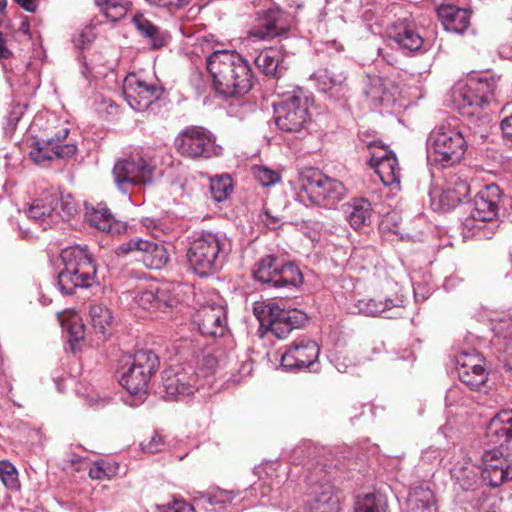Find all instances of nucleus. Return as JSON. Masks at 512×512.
Masks as SVG:
<instances>
[{"label": "nucleus", "instance_id": "obj_1", "mask_svg": "<svg viewBox=\"0 0 512 512\" xmlns=\"http://www.w3.org/2000/svg\"><path fill=\"white\" fill-rule=\"evenodd\" d=\"M486 439L494 445L482 455V478L491 487H498L512 480V409H502L489 421Z\"/></svg>", "mask_w": 512, "mask_h": 512}, {"label": "nucleus", "instance_id": "obj_2", "mask_svg": "<svg viewBox=\"0 0 512 512\" xmlns=\"http://www.w3.org/2000/svg\"><path fill=\"white\" fill-rule=\"evenodd\" d=\"M207 69L215 91L223 97H238L253 87L254 75L250 64L239 53L218 50L207 58Z\"/></svg>", "mask_w": 512, "mask_h": 512}, {"label": "nucleus", "instance_id": "obj_3", "mask_svg": "<svg viewBox=\"0 0 512 512\" xmlns=\"http://www.w3.org/2000/svg\"><path fill=\"white\" fill-rule=\"evenodd\" d=\"M232 251V241L223 232H202L189 246L187 259L200 277L212 275L223 267Z\"/></svg>", "mask_w": 512, "mask_h": 512}, {"label": "nucleus", "instance_id": "obj_4", "mask_svg": "<svg viewBox=\"0 0 512 512\" xmlns=\"http://www.w3.org/2000/svg\"><path fill=\"white\" fill-rule=\"evenodd\" d=\"M64 268L58 273L57 284L62 294L71 295L77 288H89L96 283V265L86 246H69L61 251Z\"/></svg>", "mask_w": 512, "mask_h": 512}, {"label": "nucleus", "instance_id": "obj_5", "mask_svg": "<svg viewBox=\"0 0 512 512\" xmlns=\"http://www.w3.org/2000/svg\"><path fill=\"white\" fill-rule=\"evenodd\" d=\"M311 97L298 88L279 103L274 104V118L277 128L295 138H302L308 133L311 124L309 112Z\"/></svg>", "mask_w": 512, "mask_h": 512}, {"label": "nucleus", "instance_id": "obj_6", "mask_svg": "<svg viewBox=\"0 0 512 512\" xmlns=\"http://www.w3.org/2000/svg\"><path fill=\"white\" fill-rule=\"evenodd\" d=\"M346 192V187L341 181L318 170H311L302 175L296 197L306 206L332 208L344 199Z\"/></svg>", "mask_w": 512, "mask_h": 512}, {"label": "nucleus", "instance_id": "obj_7", "mask_svg": "<svg viewBox=\"0 0 512 512\" xmlns=\"http://www.w3.org/2000/svg\"><path fill=\"white\" fill-rule=\"evenodd\" d=\"M253 313L260 322V328L283 340L294 329L301 328L308 317L299 309L284 308L274 302H256Z\"/></svg>", "mask_w": 512, "mask_h": 512}, {"label": "nucleus", "instance_id": "obj_8", "mask_svg": "<svg viewBox=\"0 0 512 512\" xmlns=\"http://www.w3.org/2000/svg\"><path fill=\"white\" fill-rule=\"evenodd\" d=\"M256 281L270 288H299L303 284V274L294 263L269 254L261 257L252 270Z\"/></svg>", "mask_w": 512, "mask_h": 512}, {"label": "nucleus", "instance_id": "obj_9", "mask_svg": "<svg viewBox=\"0 0 512 512\" xmlns=\"http://www.w3.org/2000/svg\"><path fill=\"white\" fill-rule=\"evenodd\" d=\"M467 148V142L461 131L450 125L435 127L427 138L428 156L443 167L459 163Z\"/></svg>", "mask_w": 512, "mask_h": 512}, {"label": "nucleus", "instance_id": "obj_10", "mask_svg": "<svg viewBox=\"0 0 512 512\" xmlns=\"http://www.w3.org/2000/svg\"><path fill=\"white\" fill-rule=\"evenodd\" d=\"M159 358L151 350H139L118 370L119 384L132 395L145 394Z\"/></svg>", "mask_w": 512, "mask_h": 512}, {"label": "nucleus", "instance_id": "obj_11", "mask_svg": "<svg viewBox=\"0 0 512 512\" xmlns=\"http://www.w3.org/2000/svg\"><path fill=\"white\" fill-rule=\"evenodd\" d=\"M495 83L487 79H470L458 83L452 93L453 101L462 116H475L493 99Z\"/></svg>", "mask_w": 512, "mask_h": 512}, {"label": "nucleus", "instance_id": "obj_12", "mask_svg": "<svg viewBox=\"0 0 512 512\" xmlns=\"http://www.w3.org/2000/svg\"><path fill=\"white\" fill-rule=\"evenodd\" d=\"M178 152L191 159H209L222 154L215 136L202 126H189L176 138Z\"/></svg>", "mask_w": 512, "mask_h": 512}, {"label": "nucleus", "instance_id": "obj_13", "mask_svg": "<svg viewBox=\"0 0 512 512\" xmlns=\"http://www.w3.org/2000/svg\"><path fill=\"white\" fill-rule=\"evenodd\" d=\"M199 384V374L193 363H182L164 370L162 386L167 400H181L192 395Z\"/></svg>", "mask_w": 512, "mask_h": 512}, {"label": "nucleus", "instance_id": "obj_14", "mask_svg": "<svg viewBox=\"0 0 512 512\" xmlns=\"http://www.w3.org/2000/svg\"><path fill=\"white\" fill-rule=\"evenodd\" d=\"M112 173L118 189L128 194L134 186L151 182L153 168L140 154H135L118 160Z\"/></svg>", "mask_w": 512, "mask_h": 512}, {"label": "nucleus", "instance_id": "obj_15", "mask_svg": "<svg viewBox=\"0 0 512 512\" xmlns=\"http://www.w3.org/2000/svg\"><path fill=\"white\" fill-rule=\"evenodd\" d=\"M115 252L118 256L131 255L149 269H161L169 260L164 244L142 238H132L120 244Z\"/></svg>", "mask_w": 512, "mask_h": 512}, {"label": "nucleus", "instance_id": "obj_16", "mask_svg": "<svg viewBox=\"0 0 512 512\" xmlns=\"http://www.w3.org/2000/svg\"><path fill=\"white\" fill-rule=\"evenodd\" d=\"M164 89L154 83H147L135 74H129L123 83V95L129 106L135 111H146L159 100Z\"/></svg>", "mask_w": 512, "mask_h": 512}, {"label": "nucleus", "instance_id": "obj_17", "mask_svg": "<svg viewBox=\"0 0 512 512\" xmlns=\"http://www.w3.org/2000/svg\"><path fill=\"white\" fill-rule=\"evenodd\" d=\"M320 347L309 338L295 340L281 357V367L296 372L312 367L318 360Z\"/></svg>", "mask_w": 512, "mask_h": 512}, {"label": "nucleus", "instance_id": "obj_18", "mask_svg": "<svg viewBox=\"0 0 512 512\" xmlns=\"http://www.w3.org/2000/svg\"><path fill=\"white\" fill-rule=\"evenodd\" d=\"M484 360L475 351H462L456 356V370L459 380L471 390H479L488 380Z\"/></svg>", "mask_w": 512, "mask_h": 512}, {"label": "nucleus", "instance_id": "obj_19", "mask_svg": "<svg viewBox=\"0 0 512 512\" xmlns=\"http://www.w3.org/2000/svg\"><path fill=\"white\" fill-rule=\"evenodd\" d=\"M69 129L58 131L54 137L46 140H37L30 151V157L36 163L52 160L54 158H69L73 156L77 148L74 144H63L67 139Z\"/></svg>", "mask_w": 512, "mask_h": 512}, {"label": "nucleus", "instance_id": "obj_20", "mask_svg": "<svg viewBox=\"0 0 512 512\" xmlns=\"http://www.w3.org/2000/svg\"><path fill=\"white\" fill-rule=\"evenodd\" d=\"M283 11L272 6L257 13L256 24L250 29L249 36L258 40H270L284 34L287 29L282 25Z\"/></svg>", "mask_w": 512, "mask_h": 512}, {"label": "nucleus", "instance_id": "obj_21", "mask_svg": "<svg viewBox=\"0 0 512 512\" xmlns=\"http://www.w3.org/2000/svg\"><path fill=\"white\" fill-rule=\"evenodd\" d=\"M194 323L204 336H222L226 330V311L222 305L208 304L200 307L194 315Z\"/></svg>", "mask_w": 512, "mask_h": 512}, {"label": "nucleus", "instance_id": "obj_22", "mask_svg": "<svg viewBox=\"0 0 512 512\" xmlns=\"http://www.w3.org/2000/svg\"><path fill=\"white\" fill-rule=\"evenodd\" d=\"M369 163L384 185L389 186L400 182L398 159L392 151L385 149L384 146L380 147L379 152L371 154Z\"/></svg>", "mask_w": 512, "mask_h": 512}, {"label": "nucleus", "instance_id": "obj_23", "mask_svg": "<svg viewBox=\"0 0 512 512\" xmlns=\"http://www.w3.org/2000/svg\"><path fill=\"white\" fill-rule=\"evenodd\" d=\"M498 194L499 188L496 185L486 186L478 192L471 203V217L482 222L493 220L498 213Z\"/></svg>", "mask_w": 512, "mask_h": 512}, {"label": "nucleus", "instance_id": "obj_24", "mask_svg": "<svg viewBox=\"0 0 512 512\" xmlns=\"http://www.w3.org/2000/svg\"><path fill=\"white\" fill-rule=\"evenodd\" d=\"M58 202L57 194L46 193L29 204L24 213L29 219L39 224L43 230H46L54 222Z\"/></svg>", "mask_w": 512, "mask_h": 512}, {"label": "nucleus", "instance_id": "obj_25", "mask_svg": "<svg viewBox=\"0 0 512 512\" xmlns=\"http://www.w3.org/2000/svg\"><path fill=\"white\" fill-rule=\"evenodd\" d=\"M134 301L144 310H165L177 303L176 298L167 287L158 286L139 290L134 296Z\"/></svg>", "mask_w": 512, "mask_h": 512}, {"label": "nucleus", "instance_id": "obj_26", "mask_svg": "<svg viewBox=\"0 0 512 512\" xmlns=\"http://www.w3.org/2000/svg\"><path fill=\"white\" fill-rule=\"evenodd\" d=\"M388 37L408 52L419 51L425 43L415 26L407 21L394 23L388 30Z\"/></svg>", "mask_w": 512, "mask_h": 512}, {"label": "nucleus", "instance_id": "obj_27", "mask_svg": "<svg viewBox=\"0 0 512 512\" xmlns=\"http://www.w3.org/2000/svg\"><path fill=\"white\" fill-rule=\"evenodd\" d=\"M85 219L92 227L113 235L125 233L127 230V225L115 220L110 210L102 204L86 207Z\"/></svg>", "mask_w": 512, "mask_h": 512}, {"label": "nucleus", "instance_id": "obj_28", "mask_svg": "<svg viewBox=\"0 0 512 512\" xmlns=\"http://www.w3.org/2000/svg\"><path fill=\"white\" fill-rule=\"evenodd\" d=\"M437 14L446 31L463 34L470 26V13L467 9L447 4L438 7Z\"/></svg>", "mask_w": 512, "mask_h": 512}, {"label": "nucleus", "instance_id": "obj_29", "mask_svg": "<svg viewBox=\"0 0 512 512\" xmlns=\"http://www.w3.org/2000/svg\"><path fill=\"white\" fill-rule=\"evenodd\" d=\"M132 22L138 33L146 40L152 49H160L167 45L169 34L160 27L154 25L143 15H135Z\"/></svg>", "mask_w": 512, "mask_h": 512}, {"label": "nucleus", "instance_id": "obj_30", "mask_svg": "<svg viewBox=\"0 0 512 512\" xmlns=\"http://www.w3.org/2000/svg\"><path fill=\"white\" fill-rule=\"evenodd\" d=\"M408 509L409 512H436L434 493L428 483L422 482L411 488Z\"/></svg>", "mask_w": 512, "mask_h": 512}, {"label": "nucleus", "instance_id": "obj_31", "mask_svg": "<svg viewBox=\"0 0 512 512\" xmlns=\"http://www.w3.org/2000/svg\"><path fill=\"white\" fill-rule=\"evenodd\" d=\"M319 91L327 93L338 90L346 82V73L339 67L332 65L330 68H320L311 75Z\"/></svg>", "mask_w": 512, "mask_h": 512}, {"label": "nucleus", "instance_id": "obj_32", "mask_svg": "<svg viewBox=\"0 0 512 512\" xmlns=\"http://www.w3.org/2000/svg\"><path fill=\"white\" fill-rule=\"evenodd\" d=\"M493 342L495 345H503L508 354L505 367L511 372L512 377V318L504 316L492 321Z\"/></svg>", "mask_w": 512, "mask_h": 512}, {"label": "nucleus", "instance_id": "obj_33", "mask_svg": "<svg viewBox=\"0 0 512 512\" xmlns=\"http://www.w3.org/2000/svg\"><path fill=\"white\" fill-rule=\"evenodd\" d=\"M372 206L365 198L353 199L347 204V219L355 230L369 226L372 221Z\"/></svg>", "mask_w": 512, "mask_h": 512}, {"label": "nucleus", "instance_id": "obj_34", "mask_svg": "<svg viewBox=\"0 0 512 512\" xmlns=\"http://www.w3.org/2000/svg\"><path fill=\"white\" fill-rule=\"evenodd\" d=\"M283 56L278 49L267 48L262 50L255 58L257 68L266 76L278 77V66Z\"/></svg>", "mask_w": 512, "mask_h": 512}, {"label": "nucleus", "instance_id": "obj_35", "mask_svg": "<svg viewBox=\"0 0 512 512\" xmlns=\"http://www.w3.org/2000/svg\"><path fill=\"white\" fill-rule=\"evenodd\" d=\"M396 288L393 295H386L380 298L383 306L382 314L387 319H397L404 315L407 298L400 288L397 286Z\"/></svg>", "mask_w": 512, "mask_h": 512}, {"label": "nucleus", "instance_id": "obj_36", "mask_svg": "<svg viewBox=\"0 0 512 512\" xmlns=\"http://www.w3.org/2000/svg\"><path fill=\"white\" fill-rule=\"evenodd\" d=\"M89 317L94 331L101 334H105L113 320L110 309L102 304H91L89 307Z\"/></svg>", "mask_w": 512, "mask_h": 512}, {"label": "nucleus", "instance_id": "obj_37", "mask_svg": "<svg viewBox=\"0 0 512 512\" xmlns=\"http://www.w3.org/2000/svg\"><path fill=\"white\" fill-rule=\"evenodd\" d=\"M308 510L309 512H339V499L328 488L309 503Z\"/></svg>", "mask_w": 512, "mask_h": 512}, {"label": "nucleus", "instance_id": "obj_38", "mask_svg": "<svg viewBox=\"0 0 512 512\" xmlns=\"http://www.w3.org/2000/svg\"><path fill=\"white\" fill-rule=\"evenodd\" d=\"M385 503L381 495L367 493L355 499L354 512H385Z\"/></svg>", "mask_w": 512, "mask_h": 512}, {"label": "nucleus", "instance_id": "obj_39", "mask_svg": "<svg viewBox=\"0 0 512 512\" xmlns=\"http://www.w3.org/2000/svg\"><path fill=\"white\" fill-rule=\"evenodd\" d=\"M233 190L232 178L227 175H217L211 178L210 192L216 202H222L228 198Z\"/></svg>", "mask_w": 512, "mask_h": 512}, {"label": "nucleus", "instance_id": "obj_40", "mask_svg": "<svg viewBox=\"0 0 512 512\" xmlns=\"http://www.w3.org/2000/svg\"><path fill=\"white\" fill-rule=\"evenodd\" d=\"M107 18L112 21L122 19L128 10L127 0H95Z\"/></svg>", "mask_w": 512, "mask_h": 512}, {"label": "nucleus", "instance_id": "obj_41", "mask_svg": "<svg viewBox=\"0 0 512 512\" xmlns=\"http://www.w3.org/2000/svg\"><path fill=\"white\" fill-rule=\"evenodd\" d=\"M0 479L4 486L10 490H17L20 487L18 471L16 467L7 460L0 461Z\"/></svg>", "mask_w": 512, "mask_h": 512}, {"label": "nucleus", "instance_id": "obj_42", "mask_svg": "<svg viewBox=\"0 0 512 512\" xmlns=\"http://www.w3.org/2000/svg\"><path fill=\"white\" fill-rule=\"evenodd\" d=\"M355 312L360 314H364L366 316H379L382 315L383 306L381 304V299L375 298H362L356 301L354 304Z\"/></svg>", "mask_w": 512, "mask_h": 512}, {"label": "nucleus", "instance_id": "obj_43", "mask_svg": "<svg viewBox=\"0 0 512 512\" xmlns=\"http://www.w3.org/2000/svg\"><path fill=\"white\" fill-rule=\"evenodd\" d=\"M253 175L259 184L263 187L275 185L281 179L278 171L265 166H255L253 168Z\"/></svg>", "mask_w": 512, "mask_h": 512}, {"label": "nucleus", "instance_id": "obj_44", "mask_svg": "<svg viewBox=\"0 0 512 512\" xmlns=\"http://www.w3.org/2000/svg\"><path fill=\"white\" fill-rule=\"evenodd\" d=\"M68 339L71 345V349L75 351V344L84 338L85 328L82 323L78 320L69 322L67 327Z\"/></svg>", "mask_w": 512, "mask_h": 512}, {"label": "nucleus", "instance_id": "obj_45", "mask_svg": "<svg viewBox=\"0 0 512 512\" xmlns=\"http://www.w3.org/2000/svg\"><path fill=\"white\" fill-rule=\"evenodd\" d=\"M166 443L161 435L154 433L148 441L141 442V448L146 453H158L165 449Z\"/></svg>", "mask_w": 512, "mask_h": 512}, {"label": "nucleus", "instance_id": "obj_46", "mask_svg": "<svg viewBox=\"0 0 512 512\" xmlns=\"http://www.w3.org/2000/svg\"><path fill=\"white\" fill-rule=\"evenodd\" d=\"M217 364V358L212 354L203 355L201 360L198 362V365H201V367L198 370L196 369L199 374V379L210 375L216 368Z\"/></svg>", "mask_w": 512, "mask_h": 512}, {"label": "nucleus", "instance_id": "obj_47", "mask_svg": "<svg viewBox=\"0 0 512 512\" xmlns=\"http://www.w3.org/2000/svg\"><path fill=\"white\" fill-rule=\"evenodd\" d=\"M157 508L163 512H195L193 506L177 498L167 504L157 505Z\"/></svg>", "mask_w": 512, "mask_h": 512}, {"label": "nucleus", "instance_id": "obj_48", "mask_svg": "<svg viewBox=\"0 0 512 512\" xmlns=\"http://www.w3.org/2000/svg\"><path fill=\"white\" fill-rule=\"evenodd\" d=\"M440 205L443 210H450L456 207L459 203H461L460 199L457 195L452 191V188L447 187L440 195Z\"/></svg>", "mask_w": 512, "mask_h": 512}, {"label": "nucleus", "instance_id": "obj_49", "mask_svg": "<svg viewBox=\"0 0 512 512\" xmlns=\"http://www.w3.org/2000/svg\"><path fill=\"white\" fill-rule=\"evenodd\" d=\"M449 186L452 188V191H454L461 202L470 194V186L468 182L459 177L452 180Z\"/></svg>", "mask_w": 512, "mask_h": 512}, {"label": "nucleus", "instance_id": "obj_50", "mask_svg": "<svg viewBox=\"0 0 512 512\" xmlns=\"http://www.w3.org/2000/svg\"><path fill=\"white\" fill-rule=\"evenodd\" d=\"M59 205L61 211L58 212L56 210L55 217L59 216L62 219H68L76 211V205L70 196H68L67 198L59 197L58 206Z\"/></svg>", "mask_w": 512, "mask_h": 512}, {"label": "nucleus", "instance_id": "obj_51", "mask_svg": "<svg viewBox=\"0 0 512 512\" xmlns=\"http://www.w3.org/2000/svg\"><path fill=\"white\" fill-rule=\"evenodd\" d=\"M441 451L438 448L429 447L422 452L421 460L424 463L432 464L436 461H440Z\"/></svg>", "mask_w": 512, "mask_h": 512}, {"label": "nucleus", "instance_id": "obj_52", "mask_svg": "<svg viewBox=\"0 0 512 512\" xmlns=\"http://www.w3.org/2000/svg\"><path fill=\"white\" fill-rule=\"evenodd\" d=\"M89 477L95 480H102L106 477H109L105 468L103 467V462H97L93 467L90 468Z\"/></svg>", "mask_w": 512, "mask_h": 512}, {"label": "nucleus", "instance_id": "obj_53", "mask_svg": "<svg viewBox=\"0 0 512 512\" xmlns=\"http://www.w3.org/2000/svg\"><path fill=\"white\" fill-rule=\"evenodd\" d=\"M501 130H502L503 137L507 141L512 142V115L505 118L501 122Z\"/></svg>", "mask_w": 512, "mask_h": 512}, {"label": "nucleus", "instance_id": "obj_54", "mask_svg": "<svg viewBox=\"0 0 512 512\" xmlns=\"http://www.w3.org/2000/svg\"><path fill=\"white\" fill-rule=\"evenodd\" d=\"M190 0H165L162 7L168 8L170 11L177 10L187 6Z\"/></svg>", "mask_w": 512, "mask_h": 512}, {"label": "nucleus", "instance_id": "obj_55", "mask_svg": "<svg viewBox=\"0 0 512 512\" xmlns=\"http://www.w3.org/2000/svg\"><path fill=\"white\" fill-rule=\"evenodd\" d=\"M306 451V446L304 444L298 445L292 451V460L294 463L300 464L303 461L304 453Z\"/></svg>", "mask_w": 512, "mask_h": 512}, {"label": "nucleus", "instance_id": "obj_56", "mask_svg": "<svg viewBox=\"0 0 512 512\" xmlns=\"http://www.w3.org/2000/svg\"><path fill=\"white\" fill-rule=\"evenodd\" d=\"M458 393H459V388L458 387H451L447 393H446V404L447 405H454V404H457L459 402L457 396H458Z\"/></svg>", "mask_w": 512, "mask_h": 512}, {"label": "nucleus", "instance_id": "obj_57", "mask_svg": "<svg viewBox=\"0 0 512 512\" xmlns=\"http://www.w3.org/2000/svg\"><path fill=\"white\" fill-rule=\"evenodd\" d=\"M18 5L28 12H34L37 8L38 0H14Z\"/></svg>", "mask_w": 512, "mask_h": 512}, {"label": "nucleus", "instance_id": "obj_58", "mask_svg": "<svg viewBox=\"0 0 512 512\" xmlns=\"http://www.w3.org/2000/svg\"><path fill=\"white\" fill-rule=\"evenodd\" d=\"M12 56V52L6 46V40L0 32V60L8 59Z\"/></svg>", "mask_w": 512, "mask_h": 512}, {"label": "nucleus", "instance_id": "obj_59", "mask_svg": "<svg viewBox=\"0 0 512 512\" xmlns=\"http://www.w3.org/2000/svg\"><path fill=\"white\" fill-rule=\"evenodd\" d=\"M91 41V37H89L86 33H81L76 44L83 48L86 43H90Z\"/></svg>", "mask_w": 512, "mask_h": 512}, {"label": "nucleus", "instance_id": "obj_60", "mask_svg": "<svg viewBox=\"0 0 512 512\" xmlns=\"http://www.w3.org/2000/svg\"><path fill=\"white\" fill-rule=\"evenodd\" d=\"M265 216L267 217V220H265V222L268 226H272L273 228H275V226L278 225L280 222L278 218L270 216V214L267 211L265 212Z\"/></svg>", "mask_w": 512, "mask_h": 512}, {"label": "nucleus", "instance_id": "obj_61", "mask_svg": "<svg viewBox=\"0 0 512 512\" xmlns=\"http://www.w3.org/2000/svg\"><path fill=\"white\" fill-rule=\"evenodd\" d=\"M19 30L24 34H29L30 24L27 19L22 21Z\"/></svg>", "mask_w": 512, "mask_h": 512}, {"label": "nucleus", "instance_id": "obj_62", "mask_svg": "<svg viewBox=\"0 0 512 512\" xmlns=\"http://www.w3.org/2000/svg\"><path fill=\"white\" fill-rule=\"evenodd\" d=\"M149 3L162 7L165 0H147Z\"/></svg>", "mask_w": 512, "mask_h": 512}, {"label": "nucleus", "instance_id": "obj_63", "mask_svg": "<svg viewBox=\"0 0 512 512\" xmlns=\"http://www.w3.org/2000/svg\"><path fill=\"white\" fill-rule=\"evenodd\" d=\"M7 6V0H0V12L4 11Z\"/></svg>", "mask_w": 512, "mask_h": 512}, {"label": "nucleus", "instance_id": "obj_64", "mask_svg": "<svg viewBox=\"0 0 512 512\" xmlns=\"http://www.w3.org/2000/svg\"><path fill=\"white\" fill-rule=\"evenodd\" d=\"M377 143L378 142H376V141H367V147L368 148L375 147Z\"/></svg>", "mask_w": 512, "mask_h": 512}]
</instances>
